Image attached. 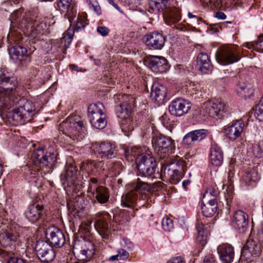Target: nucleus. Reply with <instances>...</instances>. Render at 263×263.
I'll return each mask as SVG.
<instances>
[{
    "label": "nucleus",
    "mask_w": 263,
    "mask_h": 263,
    "mask_svg": "<svg viewBox=\"0 0 263 263\" xmlns=\"http://www.w3.org/2000/svg\"><path fill=\"white\" fill-rule=\"evenodd\" d=\"M59 130L62 134L58 136V140H64L67 144L82 140L86 131L83 121L78 117L67 118L60 123Z\"/></svg>",
    "instance_id": "obj_1"
},
{
    "label": "nucleus",
    "mask_w": 263,
    "mask_h": 263,
    "mask_svg": "<svg viewBox=\"0 0 263 263\" xmlns=\"http://www.w3.org/2000/svg\"><path fill=\"white\" fill-rule=\"evenodd\" d=\"M17 84L16 78L5 71L0 73V106L4 110L14 107L15 98L18 97Z\"/></svg>",
    "instance_id": "obj_2"
},
{
    "label": "nucleus",
    "mask_w": 263,
    "mask_h": 263,
    "mask_svg": "<svg viewBox=\"0 0 263 263\" xmlns=\"http://www.w3.org/2000/svg\"><path fill=\"white\" fill-rule=\"evenodd\" d=\"M88 116L91 125L96 128L103 129L106 126L105 109L102 103L90 104L88 108Z\"/></svg>",
    "instance_id": "obj_3"
},
{
    "label": "nucleus",
    "mask_w": 263,
    "mask_h": 263,
    "mask_svg": "<svg viewBox=\"0 0 263 263\" xmlns=\"http://www.w3.org/2000/svg\"><path fill=\"white\" fill-rule=\"evenodd\" d=\"M73 252L77 254L78 259L83 261L89 260L95 254L94 245L88 239L84 237L82 239L75 241L73 245Z\"/></svg>",
    "instance_id": "obj_4"
},
{
    "label": "nucleus",
    "mask_w": 263,
    "mask_h": 263,
    "mask_svg": "<svg viewBox=\"0 0 263 263\" xmlns=\"http://www.w3.org/2000/svg\"><path fill=\"white\" fill-rule=\"evenodd\" d=\"M137 168L142 176L149 177L154 174L157 167L155 159L151 155L144 154L136 159Z\"/></svg>",
    "instance_id": "obj_5"
},
{
    "label": "nucleus",
    "mask_w": 263,
    "mask_h": 263,
    "mask_svg": "<svg viewBox=\"0 0 263 263\" xmlns=\"http://www.w3.org/2000/svg\"><path fill=\"white\" fill-rule=\"evenodd\" d=\"M217 61L223 65H228L238 62L240 58L237 48L233 45L226 46L218 49L215 55Z\"/></svg>",
    "instance_id": "obj_6"
},
{
    "label": "nucleus",
    "mask_w": 263,
    "mask_h": 263,
    "mask_svg": "<svg viewBox=\"0 0 263 263\" xmlns=\"http://www.w3.org/2000/svg\"><path fill=\"white\" fill-rule=\"evenodd\" d=\"M31 159L35 166L41 168H45L48 172L57 161V154L49 153V156H47L42 148H39L33 151Z\"/></svg>",
    "instance_id": "obj_7"
},
{
    "label": "nucleus",
    "mask_w": 263,
    "mask_h": 263,
    "mask_svg": "<svg viewBox=\"0 0 263 263\" xmlns=\"http://www.w3.org/2000/svg\"><path fill=\"white\" fill-rule=\"evenodd\" d=\"M152 144L154 149L161 154L169 155L174 153L175 149L174 141L171 138L162 135L153 136Z\"/></svg>",
    "instance_id": "obj_8"
},
{
    "label": "nucleus",
    "mask_w": 263,
    "mask_h": 263,
    "mask_svg": "<svg viewBox=\"0 0 263 263\" xmlns=\"http://www.w3.org/2000/svg\"><path fill=\"white\" fill-rule=\"evenodd\" d=\"M260 252V246L258 242L249 238L243 246L239 260L242 262L248 263L252 261V257Z\"/></svg>",
    "instance_id": "obj_9"
},
{
    "label": "nucleus",
    "mask_w": 263,
    "mask_h": 263,
    "mask_svg": "<svg viewBox=\"0 0 263 263\" xmlns=\"http://www.w3.org/2000/svg\"><path fill=\"white\" fill-rule=\"evenodd\" d=\"M185 168L183 161L171 162L165 167L164 174L170 178L171 183L176 184L182 179Z\"/></svg>",
    "instance_id": "obj_10"
},
{
    "label": "nucleus",
    "mask_w": 263,
    "mask_h": 263,
    "mask_svg": "<svg viewBox=\"0 0 263 263\" xmlns=\"http://www.w3.org/2000/svg\"><path fill=\"white\" fill-rule=\"evenodd\" d=\"M35 250L37 256L42 262H49L53 260L55 253L52 248L47 241H37Z\"/></svg>",
    "instance_id": "obj_11"
},
{
    "label": "nucleus",
    "mask_w": 263,
    "mask_h": 263,
    "mask_svg": "<svg viewBox=\"0 0 263 263\" xmlns=\"http://www.w3.org/2000/svg\"><path fill=\"white\" fill-rule=\"evenodd\" d=\"M88 24L85 16L78 15L77 21L74 24V29L68 28L63 34L61 39V46L65 49L69 48L71 44L74 31H80L83 30Z\"/></svg>",
    "instance_id": "obj_12"
},
{
    "label": "nucleus",
    "mask_w": 263,
    "mask_h": 263,
    "mask_svg": "<svg viewBox=\"0 0 263 263\" xmlns=\"http://www.w3.org/2000/svg\"><path fill=\"white\" fill-rule=\"evenodd\" d=\"M138 193L132 190L128 193L122 195L121 198L122 204L127 208H134L136 206L139 208L144 205L148 201L147 195L145 193L141 194L138 201Z\"/></svg>",
    "instance_id": "obj_13"
},
{
    "label": "nucleus",
    "mask_w": 263,
    "mask_h": 263,
    "mask_svg": "<svg viewBox=\"0 0 263 263\" xmlns=\"http://www.w3.org/2000/svg\"><path fill=\"white\" fill-rule=\"evenodd\" d=\"M95 227L103 239H107L109 237V223L111 216L106 212L97 213L95 216Z\"/></svg>",
    "instance_id": "obj_14"
},
{
    "label": "nucleus",
    "mask_w": 263,
    "mask_h": 263,
    "mask_svg": "<svg viewBox=\"0 0 263 263\" xmlns=\"http://www.w3.org/2000/svg\"><path fill=\"white\" fill-rule=\"evenodd\" d=\"M46 237L48 242L52 247L60 248L65 242V237L63 232L59 228L51 226L45 231Z\"/></svg>",
    "instance_id": "obj_15"
},
{
    "label": "nucleus",
    "mask_w": 263,
    "mask_h": 263,
    "mask_svg": "<svg viewBox=\"0 0 263 263\" xmlns=\"http://www.w3.org/2000/svg\"><path fill=\"white\" fill-rule=\"evenodd\" d=\"M45 213L43 205L34 203L27 208L24 215L29 222L31 223H36L42 220Z\"/></svg>",
    "instance_id": "obj_16"
},
{
    "label": "nucleus",
    "mask_w": 263,
    "mask_h": 263,
    "mask_svg": "<svg viewBox=\"0 0 263 263\" xmlns=\"http://www.w3.org/2000/svg\"><path fill=\"white\" fill-rule=\"evenodd\" d=\"M191 108V103L187 100L179 98L172 101L168 106L171 115L180 117L186 114Z\"/></svg>",
    "instance_id": "obj_17"
},
{
    "label": "nucleus",
    "mask_w": 263,
    "mask_h": 263,
    "mask_svg": "<svg viewBox=\"0 0 263 263\" xmlns=\"http://www.w3.org/2000/svg\"><path fill=\"white\" fill-rule=\"evenodd\" d=\"M123 103L116 107V114L118 118L122 120L130 118L132 105L135 104V99L132 96H122Z\"/></svg>",
    "instance_id": "obj_18"
},
{
    "label": "nucleus",
    "mask_w": 263,
    "mask_h": 263,
    "mask_svg": "<svg viewBox=\"0 0 263 263\" xmlns=\"http://www.w3.org/2000/svg\"><path fill=\"white\" fill-rule=\"evenodd\" d=\"M204 105L205 112L212 117H222L229 111L227 105L218 100L207 102Z\"/></svg>",
    "instance_id": "obj_19"
},
{
    "label": "nucleus",
    "mask_w": 263,
    "mask_h": 263,
    "mask_svg": "<svg viewBox=\"0 0 263 263\" xmlns=\"http://www.w3.org/2000/svg\"><path fill=\"white\" fill-rule=\"evenodd\" d=\"M142 41L146 46L154 49L160 50L164 46L165 39L162 34L153 32L144 35Z\"/></svg>",
    "instance_id": "obj_20"
},
{
    "label": "nucleus",
    "mask_w": 263,
    "mask_h": 263,
    "mask_svg": "<svg viewBox=\"0 0 263 263\" xmlns=\"http://www.w3.org/2000/svg\"><path fill=\"white\" fill-rule=\"evenodd\" d=\"M245 123L242 120H238L231 125L225 126L224 133L230 140L234 141L239 138L243 131Z\"/></svg>",
    "instance_id": "obj_21"
},
{
    "label": "nucleus",
    "mask_w": 263,
    "mask_h": 263,
    "mask_svg": "<svg viewBox=\"0 0 263 263\" xmlns=\"http://www.w3.org/2000/svg\"><path fill=\"white\" fill-rule=\"evenodd\" d=\"M148 61L149 68L155 73H163L169 68L167 61L163 57L151 56L148 58Z\"/></svg>",
    "instance_id": "obj_22"
},
{
    "label": "nucleus",
    "mask_w": 263,
    "mask_h": 263,
    "mask_svg": "<svg viewBox=\"0 0 263 263\" xmlns=\"http://www.w3.org/2000/svg\"><path fill=\"white\" fill-rule=\"evenodd\" d=\"M232 223L239 233L245 232L248 226V215L241 210L236 211L232 219Z\"/></svg>",
    "instance_id": "obj_23"
},
{
    "label": "nucleus",
    "mask_w": 263,
    "mask_h": 263,
    "mask_svg": "<svg viewBox=\"0 0 263 263\" xmlns=\"http://www.w3.org/2000/svg\"><path fill=\"white\" fill-rule=\"evenodd\" d=\"M77 173L76 167L74 165L67 163L65 172L61 175L63 184H66L68 186L79 185L77 183Z\"/></svg>",
    "instance_id": "obj_24"
},
{
    "label": "nucleus",
    "mask_w": 263,
    "mask_h": 263,
    "mask_svg": "<svg viewBox=\"0 0 263 263\" xmlns=\"http://www.w3.org/2000/svg\"><path fill=\"white\" fill-rule=\"evenodd\" d=\"M18 106L24 114H26V117L29 120L35 114V107L33 104L26 99L20 98L17 97L14 102V106Z\"/></svg>",
    "instance_id": "obj_25"
},
{
    "label": "nucleus",
    "mask_w": 263,
    "mask_h": 263,
    "mask_svg": "<svg viewBox=\"0 0 263 263\" xmlns=\"http://www.w3.org/2000/svg\"><path fill=\"white\" fill-rule=\"evenodd\" d=\"M217 252L220 260L223 263H231L234 257V248L229 244H223L217 247Z\"/></svg>",
    "instance_id": "obj_26"
},
{
    "label": "nucleus",
    "mask_w": 263,
    "mask_h": 263,
    "mask_svg": "<svg viewBox=\"0 0 263 263\" xmlns=\"http://www.w3.org/2000/svg\"><path fill=\"white\" fill-rule=\"evenodd\" d=\"M196 67L203 73H208L212 71V64L207 53L201 52L198 54L196 58Z\"/></svg>",
    "instance_id": "obj_27"
},
{
    "label": "nucleus",
    "mask_w": 263,
    "mask_h": 263,
    "mask_svg": "<svg viewBox=\"0 0 263 263\" xmlns=\"http://www.w3.org/2000/svg\"><path fill=\"white\" fill-rule=\"evenodd\" d=\"M93 146L97 152L102 154V157L108 158L112 157L116 149L115 143L108 141L96 143Z\"/></svg>",
    "instance_id": "obj_28"
},
{
    "label": "nucleus",
    "mask_w": 263,
    "mask_h": 263,
    "mask_svg": "<svg viewBox=\"0 0 263 263\" xmlns=\"http://www.w3.org/2000/svg\"><path fill=\"white\" fill-rule=\"evenodd\" d=\"M166 92L165 86L159 83H155L152 87L151 96L153 100L161 103L166 96Z\"/></svg>",
    "instance_id": "obj_29"
},
{
    "label": "nucleus",
    "mask_w": 263,
    "mask_h": 263,
    "mask_svg": "<svg viewBox=\"0 0 263 263\" xmlns=\"http://www.w3.org/2000/svg\"><path fill=\"white\" fill-rule=\"evenodd\" d=\"M236 90L239 95L245 98H250L254 93L252 84L242 79L237 84Z\"/></svg>",
    "instance_id": "obj_30"
},
{
    "label": "nucleus",
    "mask_w": 263,
    "mask_h": 263,
    "mask_svg": "<svg viewBox=\"0 0 263 263\" xmlns=\"http://www.w3.org/2000/svg\"><path fill=\"white\" fill-rule=\"evenodd\" d=\"M210 161L211 163L216 166H220L223 163V152L217 144H214L211 145Z\"/></svg>",
    "instance_id": "obj_31"
},
{
    "label": "nucleus",
    "mask_w": 263,
    "mask_h": 263,
    "mask_svg": "<svg viewBox=\"0 0 263 263\" xmlns=\"http://www.w3.org/2000/svg\"><path fill=\"white\" fill-rule=\"evenodd\" d=\"M16 106L17 107L9 111L8 115V117L11 119L12 124L15 125L24 124L26 122L29 121L26 114H24L18 106Z\"/></svg>",
    "instance_id": "obj_32"
},
{
    "label": "nucleus",
    "mask_w": 263,
    "mask_h": 263,
    "mask_svg": "<svg viewBox=\"0 0 263 263\" xmlns=\"http://www.w3.org/2000/svg\"><path fill=\"white\" fill-rule=\"evenodd\" d=\"M93 197L100 204H105L109 200V190L102 186H97L91 192Z\"/></svg>",
    "instance_id": "obj_33"
},
{
    "label": "nucleus",
    "mask_w": 263,
    "mask_h": 263,
    "mask_svg": "<svg viewBox=\"0 0 263 263\" xmlns=\"http://www.w3.org/2000/svg\"><path fill=\"white\" fill-rule=\"evenodd\" d=\"M205 227L204 224L199 221L196 224V241L202 246H204L208 241V232Z\"/></svg>",
    "instance_id": "obj_34"
},
{
    "label": "nucleus",
    "mask_w": 263,
    "mask_h": 263,
    "mask_svg": "<svg viewBox=\"0 0 263 263\" xmlns=\"http://www.w3.org/2000/svg\"><path fill=\"white\" fill-rule=\"evenodd\" d=\"M259 179L258 172L254 168H249L242 178V180L246 185L252 186L255 185Z\"/></svg>",
    "instance_id": "obj_35"
},
{
    "label": "nucleus",
    "mask_w": 263,
    "mask_h": 263,
    "mask_svg": "<svg viewBox=\"0 0 263 263\" xmlns=\"http://www.w3.org/2000/svg\"><path fill=\"white\" fill-rule=\"evenodd\" d=\"M72 0H59L57 2V7L60 11L62 12H66V15L67 16L69 21L71 22L73 16H76V12L73 11L72 9L71 10L72 11V15L70 14L69 11V8L71 5Z\"/></svg>",
    "instance_id": "obj_36"
},
{
    "label": "nucleus",
    "mask_w": 263,
    "mask_h": 263,
    "mask_svg": "<svg viewBox=\"0 0 263 263\" xmlns=\"http://www.w3.org/2000/svg\"><path fill=\"white\" fill-rule=\"evenodd\" d=\"M137 125L136 121L130 117L120 121V126L122 132L127 136L134 129Z\"/></svg>",
    "instance_id": "obj_37"
},
{
    "label": "nucleus",
    "mask_w": 263,
    "mask_h": 263,
    "mask_svg": "<svg viewBox=\"0 0 263 263\" xmlns=\"http://www.w3.org/2000/svg\"><path fill=\"white\" fill-rule=\"evenodd\" d=\"M27 52L26 48L17 45L11 47L9 49V54L13 60L21 61L25 57Z\"/></svg>",
    "instance_id": "obj_38"
},
{
    "label": "nucleus",
    "mask_w": 263,
    "mask_h": 263,
    "mask_svg": "<svg viewBox=\"0 0 263 263\" xmlns=\"http://www.w3.org/2000/svg\"><path fill=\"white\" fill-rule=\"evenodd\" d=\"M26 27L28 28L30 27L31 36L32 37H35L37 34L44 33L46 25L43 23H39L36 21H34L33 23H28Z\"/></svg>",
    "instance_id": "obj_39"
},
{
    "label": "nucleus",
    "mask_w": 263,
    "mask_h": 263,
    "mask_svg": "<svg viewBox=\"0 0 263 263\" xmlns=\"http://www.w3.org/2000/svg\"><path fill=\"white\" fill-rule=\"evenodd\" d=\"M243 46L263 53V33L258 36L255 41L245 43Z\"/></svg>",
    "instance_id": "obj_40"
},
{
    "label": "nucleus",
    "mask_w": 263,
    "mask_h": 263,
    "mask_svg": "<svg viewBox=\"0 0 263 263\" xmlns=\"http://www.w3.org/2000/svg\"><path fill=\"white\" fill-rule=\"evenodd\" d=\"M168 5V0H149V8L154 12H163Z\"/></svg>",
    "instance_id": "obj_41"
},
{
    "label": "nucleus",
    "mask_w": 263,
    "mask_h": 263,
    "mask_svg": "<svg viewBox=\"0 0 263 263\" xmlns=\"http://www.w3.org/2000/svg\"><path fill=\"white\" fill-rule=\"evenodd\" d=\"M145 153H142V149L138 146H132L128 148L125 153V156L127 160L129 161H136V158Z\"/></svg>",
    "instance_id": "obj_42"
},
{
    "label": "nucleus",
    "mask_w": 263,
    "mask_h": 263,
    "mask_svg": "<svg viewBox=\"0 0 263 263\" xmlns=\"http://www.w3.org/2000/svg\"><path fill=\"white\" fill-rule=\"evenodd\" d=\"M165 16L171 23L178 22L181 18L180 10L175 7L171 8L166 11Z\"/></svg>",
    "instance_id": "obj_43"
},
{
    "label": "nucleus",
    "mask_w": 263,
    "mask_h": 263,
    "mask_svg": "<svg viewBox=\"0 0 263 263\" xmlns=\"http://www.w3.org/2000/svg\"><path fill=\"white\" fill-rule=\"evenodd\" d=\"M102 162H97L94 161H86L83 162L81 166V172L83 173L86 172L89 173L93 171L95 168H98L101 165Z\"/></svg>",
    "instance_id": "obj_44"
},
{
    "label": "nucleus",
    "mask_w": 263,
    "mask_h": 263,
    "mask_svg": "<svg viewBox=\"0 0 263 263\" xmlns=\"http://www.w3.org/2000/svg\"><path fill=\"white\" fill-rule=\"evenodd\" d=\"M131 189L134 191L137 192L138 195L140 194V192L142 191H148L150 190V187L148 184L145 182L141 181L138 179L137 182H132L130 184ZM142 193H140V195Z\"/></svg>",
    "instance_id": "obj_45"
},
{
    "label": "nucleus",
    "mask_w": 263,
    "mask_h": 263,
    "mask_svg": "<svg viewBox=\"0 0 263 263\" xmlns=\"http://www.w3.org/2000/svg\"><path fill=\"white\" fill-rule=\"evenodd\" d=\"M187 91L190 93V95L199 94L201 90L200 85L197 82H190L185 85Z\"/></svg>",
    "instance_id": "obj_46"
},
{
    "label": "nucleus",
    "mask_w": 263,
    "mask_h": 263,
    "mask_svg": "<svg viewBox=\"0 0 263 263\" xmlns=\"http://www.w3.org/2000/svg\"><path fill=\"white\" fill-rule=\"evenodd\" d=\"M3 238L8 242L14 241L17 240L19 235L11 228L9 230H6L3 234Z\"/></svg>",
    "instance_id": "obj_47"
},
{
    "label": "nucleus",
    "mask_w": 263,
    "mask_h": 263,
    "mask_svg": "<svg viewBox=\"0 0 263 263\" xmlns=\"http://www.w3.org/2000/svg\"><path fill=\"white\" fill-rule=\"evenodd\" d=\"M255 116L260 121H263V98H262L254 109Z\"/></svg>",
    "instance_id": "obj_48"
},
{
    "label": "nucleus",
    "mask_w": 263,
    "mask_h": 263,
    "mask_svg": "<svg viewBox=\"0 0 263 263\" xmlns=\"http://www.w3.org/2000/svg\"><path fill=\"white\" fill-rule=\"evenodd\" d=\"M195 141H200L204 139L208 134L207 130L200 129L192 131Z\"/></svg>",
    "instance_id": "obj_49"
},
{
    "label": "nucleus",
    "mask_w": 263,
    "mask_h": 263,
    "mask_svg": "<svg viewBox=\"0 0 263 263\" xmlns=\"http://www.w3.org/2000/svg\"><path fill=\"white\" fill-rule=\"evenodd\" d=\"M202 213L204 216L206 217H211L214 215L216 211V208L211 207L210 205H204L201 206Z\"/></svg>",
    "instance_id": "obj_50"
},
{
    "label": "nucleus",
    "mask_w": 263,
    "mask_h": 263,
    "mask_svg": "<svg viewBox=\"0 0 263 263\" xmlns=\"http://www.w3.org/2000/svg\"><path fill=\"white\" fill-rule=\"evenodd\" d=\"M252 153L256 157H263V141L253 145Z\"/></svg>",
    "instance_id": "obj_51"
},
{
    "label": "nucleus",
    "mask_w": 263,
    "mask_h": 263,
    "mask_svg": "<svg viewBox=\"0 0 263 263\" xmlns=\"http://www.w3.org/2000/svg\"><path fill=\"white\" fill-rule=\"evenodd\" d=\"M162 227L165 231H170L174 228L173 221L168 217H164L162 220Z\"/></svg>",
    "instance_id": "obj_52"
},
{
    "label": "nucleus",
    "mask_w": 263,
    "mask_h": 263,
    "mask_svg": "<svg viewBox=\"0 0 263 263\" xmlns=\"http://www.w3.org/2000/svg\"><path fill=\"white\" fill-rule=\"evenodd\" d=\"M121 246L128 251H132L134 248L133 243L127 238H123L120 240Z\"/></svg>",
    "instance_id": "obj_53"
},
{
    "label": "nucleus",
    "mask_w": 263,
    "mask_h": 263,
    "mask_svg": "<svg viewBox=\"0 0 263 263\" xmlns=\"http://www.w3.org/2000/svg\"><path fill=\"white\" fill-rule=\"evenodd\" d=\"M22 17V21L21 23L23 24L24 23V21H25V20H23L24 14H23L22 10H17L11 14L10 20L11 22H13V21H17Z\"/></svg>",
    "instance_id": "obj_54"
},
{
    "label": "nucleus",
    "mask_w": 263,
    "mask_h": 263,
    "mask_svg": "<svg viewBox=\"0 0 263 263\" xmlns=\"http://www.w3.org/2000/svg\"><path fill=\"white\" fill-rule=\"evenodd\" d=\"M182 142L186 145H191L196 142L192 131L188 133L184 136Z\"/></svg>",
    "instance_id": "obj_55"
},
{
    "label": "nucleus",
    "mask_w": 263,
    "mask_h": 263,
    "mask_svg": "<svg viewBox=\"0 0 263 263\" xmlns=\"http://www.w3.org/2000/svg\"><path fill=\"white\" fill-rule=\"evenodd\" d=\"M87 2L89 5V7L90 9L93 10L98 15L101 14V7L97 2L92 3L90 0L87 1Z\"/></svg>",
    "instance_id": "obj_56"
},
{
    "label": "nucleus",
    "mask_w": 263,
    "mask_h": 263,
    "mask_svg": "<svg viewBox=\"0 0 263 263\" xmlns=\"http://www.w3.org/2000/svg\"><path fill=\"white\" fill-rule=\"evenodd\" d=\"M117 252V256L120 260H126L129 256V253L124 249H118Z\"/></svg>",
    "instance_id": "obj_57"
},
{
    "label": "nucleus",
    "mask_w": 263,
    "mask_h": 263,
    "mask_svg": "<svg viewBox=\"0 0 263 263\" xmlns=\"http://www.w3.org/2000/svg\"><path fill=\"white\" fill-rule=\"evenodd\" d=\"M97 32L102 36H105L108 34L109 29L105 26H99L97 28Z\"/></svg>",
    "instance_id": "obj_58"
},
{
    "label": "nucleus",
    "mask_w": 263,
    "mask_h": 263,
    "mask_svg": "<svg viewBox=\"0 0 263 263\" xmlns=\"http://www.w3.org/2000/svg\"><path fill=\"white\" fill-rule=\"evenodd\" d=\"M111 166H110L109 168V170H111V171L114 173L113 175H116L117 174L119 173V171L118 170L121 166V163L117 162L114 163V164H111Z\"/></svg>",
    "instance_id": "obj_59"
},
{
    "label": "nucleus",
    "mask_w": 263,
    "mask_h": 263,
    "mask_svg": "<svg viewBox=\"0 0 263 263\" xmlns=\"http://www.w3.org/2000/svg\"><path fill=\"white\" fill-rule=\"evenodd\" d=\"M98 183V179L96 178H92L90 180L89 186L88 189V192H92L97 187L95 185Z\"/></svg>",
    "instance_id": "obj_60"
},
{
    "label": "nucleus",
    "mask_w": 263,
    "mask_h": 263,
    "mask_svg": "<svg viewBox=\"0 0 263 263\" xmlns=\"http://www.w3.org/2000/svg\"><path fill=\"white\" fill-rule=\"evenodd\" d=\"M168 263H185V261L181 256H178L174 258H173L171 259Z\"/></svg>",
    "instance_id": "obj_61"
},
{
    "label": "nucleus",
    "mask_w": 263,
    "mask_h": 263,
    "mask_svg": "<svg viewBox=\"0 0 263 263\" xmlns=\"http://www.w3.org/2000/svg\"><path fill=\"white\" fill-rule=\"evenodd\" d=\"M8 263H26V262L22 258L13 257L10 258Z\"/></svg>",
    "instance_id": "obj_62"
},
{
    "label": "nucleus",
    "mask_w": 263,
    "mask_h": 263,
    "mask_svg": "<svg viewBox=\"0 0 263 263\" xmlns=\"http://www.w3.org/2000/svg\"><path fill=\"white\" fill-rule=\"evenodd\" d=\"M203 263H217L214 258L211 256H205L203 260Z\"/></svg>",
    "instance_id": "obj_63"
},
{
    "label": "nucleus",
    "mask_w": 263,
    "mask_h": 263,
    "mask_svg": "<svg viewBox=\"0 0 263 263\" xmlns=\"http://www.w3.org/2000/svg\"><path fill=\"white\" fill-rule=\"evenodd\" d=\"M215 16L219 20H224L226 18V14L221 11L216 12Z\"/></svg>",
    "instance_id": "obj_64"
}]
</instances>
